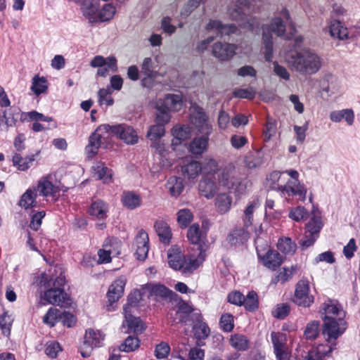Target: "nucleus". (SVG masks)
<instances>
[{"label":"nucleus","mask_w":360,"mask_h":360,"mask_svg":"<svg viewBox=\"0 0 360 360\" xmlns=\"http://www.w3.org/2000/svg\"><path fill=\"white\" fill-rule=\"evenodd\" d=\"M290 20L288 11L283 8L278 16L274 17L270 24H264L262 26V41L264 49V58L267 62H271L273 59L274 41L272 33L278 37H283L289 39L290 37L285 34L286 24Z\"/></svg>","instance_id":"1"},{"label":"nucleus","mask_w":360,"mask_h":360,"mask_svg":"<svg viewBox=\"0 0 360 360\" xmlns=\"http://www.w3.org/2000/svg\"><path fill=\"white\" fill-rule=\"evenodd\" d=\"M290 68L302 75H311L319 71L322 58L309 48L297 49L290 51L287 58Z\"/></svg>","instance_id":"2"},{"label":"nucleus","mask_w":360,"mask_h":360,"mask_svg":"<svg viewBox=\"0 0 360 360\" xmlns=\"http://www.w3.org/2000/svg\"><path fill=\"white\" fill-rule=\"evenodd\" d=\"M50 275L45 274L47 279V290L44 293V299L51 304L64 307L70 304L68 295L63 289L65 283V276L60 268L55 266L49 270Z\"/></svg>","instance_id":"3"},{"label":"nucleus","mask_w":360,"mask_h":360,"mask_svg":"<svg viewBox=\"0 0 360 360\" xmlns=\"http://www.w3.org/2000/svg\"><path fill=\"white\" fill-rule=\"evenodd\" d=\"M205 251L200 250L198 256L193 254L186 257L179 248H171L167 252L168 264L174 270L181 271L184 274H191L204 262Z\"/></svg>","instance_id":"4"},{"label":"nucleus","mask_w":360,"mask_h":360,"mask_svg":"<svg viewBox=\"0 0 360 360\" xmlns=\"http://www.w3.org/2000/svg\"><path fill=\"white\" fill-rule=\"evenodd\" d=\"M253 11L252 0H236V4L229 8L228 13L240 26L254 30L259 27V22L257 18L250 15Z\"/></svg>","instance_id":"5"},{"label":"nucleus","mask_w":360,"mask_h":360,"mask_svg":"<svg viewBox=\"0 0 360 360\" xmlns=\"http://www.w3.org/2000/svg\"><path fill=\"white\" fill-rule=\"evenodd\" d=\"M274 188H276L281 196L285 198L289 202L294 197L302 201L306 198L307 188L299 180H287L283 182L281 186H276Z\"/></svg>","instance_id":"6"},{"label":"nucleus","mask_w":360,"mask_h":360,"mask_svg":"<svg viewBox=\"0 0 360 360\" xmlns=\"http://www.w3.org/2000/svg\"><path fill=\"white\" fill-rule=\"evenodd\" d=\"M219 184L229 190L230 193H233L238 197L244 195L247 191V181H242L238 177L231 176L228 171L223 170L218 174Z\"/></svg>","instance_id":"7"},{"label":"nucleus","mask_w":360,"mask_h":360,"mask_svg":"<svg viewBox=\"0 0 360 360\" xmlns=\"http://www.w3.org/2000/svg\"><path fill=\"white\" fill-rule=\"evenodd\" d=\"M347 327L345 319H328L323 320V335L327 336V341L330 342L333 340L334 342L331 344L334 348L336 345L335 340L342 335Z\"/></svg>","instance_id":"8"},{"label":"nucleus","mask_w":360,"mask_h":360,"mask_svg":"<svg viewBox=\"0 0 360 360\" xmlns=\"http://www.w3.org/2000/svg\"><path fill=\"white\" fill-rule=\"evenodd\" d=\"M110 124H101L97 127L96 131L89 136V144L86 146V153L89 158L95 155L102 141H105L110 137Z\"/></svg>","instance_id":"9"},{"label":"nucleus","mask_w":360,"mask_h":360,"mask_svg":"<svg viewBox=\"0 0 360 360\" xmlns=\"http://www.w3.org/2000/svg\"><path fill=\"white\" fill-rule=\"evenodd\" d=\"M191 117V122L200 134L210 135L212 133V126L203 108L195 105Z\"/></svg>","instance_id":"10"},{"label":"nucleus","mask_w":360,"mask_h":360,"mask_svg":"<svg viewBox=\"0 0 360 360\" xmlns=\"http://www.w3.org/2000/svg\"><path fill=\"white\" fill-rule=\"evenodd\" d=\"M110 136H116L127 144L134 145L138 142L139 137L133 127L125 124L110 125Z\"/></svg>","instance_id":"11"},{"label":"nucleus","mask_w":360,"mask_h":360,"mask_svg":"<svg viewBox=\"0 0 360 360\" xmlns=\"http://www.w3.org/2000/svg\"><path fill=\"white\" fill-rule=\"evenodd\" d=\"M134 255L137 259L144 261L148 257L149 251V238L148 233L141 229L135 236L133 243Z\"/></svg>","instance_id":"12"},{"label":"nucleus","mask_w":360,"mask_h":360,"mask_svg":"<svg viewBox=\"0 0 360 360\" xmlns=\"http://www.w3.org/2000/svg\"><path fill=\"white\" fill-rule=\"evenodd\" d=\"M103 340L98 331L89 329L86 331L83 345L80 347V354L84 358L90 356L94 347H99Z\"/></svg>","instance_id":"13"},{"label":"nucleus","mask_w":360,"mask_h":360,"mask_svg":"<svg viewBox=\"0 0 360 360\" xmlns=\"http://www.w3.org/2000/svg\"><path fill=\"white\" fill-rule=\"evenodd\" d=\"M309 287L307 281L301 280L297 285L293 301L299 306L309 307L314 302V297L309 295Z\"/></svg>","instance_id":"14"},{"label":"nucleus","mask_w":360,"mask_h":360,"mask_svg":"<svg viewBox=\"0 0 360 360\" xmlns=\"http://www.w3.org/2000/svg\"><path fill=\"white\" fill-rule=\"evenodd\" d=\"M34 187L40 195L46 198H55L59 195L60 191L59 186L53 183V176L51 174L42 177L39 181L37 186Z\"/></svg>","instance_id":"15"},{"label":"nucleus","mask_w":360,"mask_h":360,"mask_svg":"<svg viewBox=\"0 0 360 360\" xmlns=\"http://www.w3.org/2000/svg\"><path fill=\"white\" fill-rule=\"evenodd\" d=\"M22 112L17 108H10L9 110H0V131H7L9 127H14L20 120Z\"/></svg>","instance_id":"16"},{"label":"nucleus","mask_w":360,"mask_h":360,"mask_svg":"<svg viewBox=\"0 0 360 360\" xmlns=\"http://www.w3.org/2000/svg\"><path fill=\"white\" fill-rule=\"evenodd\" d=\"M205 30L208 32L214 30L217 36L224 37L230 36L232 34L238 32V27L233 24H223L218 20H210L205 26Z\"/></svg>","instance_id":"17"},{"label":"nucleus","mask_w":360,"mask_h":360,"mask_svg":"<svg viewBox=\"0 0 360 360\" xmlns=\"http://www.w3.org/2000/svg\"><path fill=\"white\" fill-rule=\"evenodd\" d=\"M236 49L237 46L233 44L216 42L212 46V54L217 59L225 61L236 54Z\"/></svg>","instance_id":"18"},{"label":"nucleus","mask_w":360,"mask_h":360,"mask_svg":"<svg viewBox=\"0 0 360 360\" xmlns=\"http://www.w3.org/2000/svg\"><path fill=\"white\" fill-rule=\"evenodd\" d=\"M323 310L324 311L323 320L328 319H345V311L335 300H328L323 303Z\"/></svg>","instance_id":"19"},{"label":"nucleus","mask_w":360,"mask_h":360,"mask_svg":"<svg viewBox=\"0 0 360 360\" xmlns=\"http://www.w3.org/2000/svg\"><path fill=\"white\" fill-rule=\"evenodd\" d=\"M257 255L263 265L271 270H276L283 262L282 256L276 250H269L263 256L257 250Z\"/></svg>","instance_id":"20"},{"label":"nucleus","mask_w":360,"mask_h":360,"mask_svg":"<svg viewBox=\"0 0 360 360\" xmlns=\"http://www.w3.org/2000/svg\"><path fill=\"white\" fill-rule=\"evenodd\" d=\"M125 285L124 278H119L114 281L109 286L107 297L110 305L117 302L122 297Z\"/></svg>","instance_id":"21"},{"label":"nucleus","mask_w":360,"mask_h":360,"mask_svg":"<svg viewBox=\"0 0 360 360\" xmlns=\"http://www.w3.org/2000/svg\"><path fill=\"white\" fill-rule=\"evenodd\" d=\"M101 8V0H82L81 11L90 22H96L97 13Z\"/></svg>","instance_id":"22"},{"label":"nucleus","mask_w":360,"mask_h":360,"mask_svg":"<svg viewBox=\"0 0 360 360\" xmlns=\"http://www.w3.org/2000/svg\"><path fill=\"white\" fill-rule=\"evenodd\" d=\"M259 206V201L258 199H255L249 202L246 207L244 209L243 214L241 216L243 226L251 231H252L255 220V212Z\"/></svg>","instance_id":"23"},{"label":"nucleus","mask_w":360,"mask_h":360,"mask_svg":"<svg viewBox=\"0 0 360 360\" xmlns=\"http://www.w3.org/2000/svg\"><path fill=\"white\" fill-rule=\"evenodd\" d=\"M194 313V310L191 305L184 301H181L178 304L174 321L177 320V323L188 324L190 321L193 322V319H195V316H193Z\"/></svg>","instance_id":"24"},{"label":"nucleus","mask_w":360,"mask_h":360,"mask_svg":"<svg viewBox=\"0 0 360 360\" xmlns=\"http://www.w3.org/2000/svg\"><path fill=\"white\" fill-rule=\"evenodd\" d=\"M250 229L243 227L233 229L227 236L229 243L232 245L243 244L249 238Z\"/></svg>","instance_id":"25"},{"label":"nucleus","mask_w":360,"mask_h":360,"mask_svg":"<svg viewBox=\"0 0 360 360\" xmlns=\"http://www.w3.org/2000/svg\"><path fill=\"white\" fill-rule=\"evenodd\" d=\"M146 289L148 292L149 297H153L156 301L160 299H167L171 296L172 291L164 285L160 283H149L146 286Z\"/></svg>","instance_id":"26"},{"label":"nucleus","mask_w":360,"mask_h":360,"mask_svg":"<svg viewBox=\"0 0 360 360\" xmlns=\"http://www.w3.org/2000/svg\"><path fill=\"white\" fill-rule=\"evenodd\" d=\"M193 316H195V319H193V322H196L193 327L195 338L198 340L206 339L210 332L207 323L202 321V316L200 313H194Z\"/></svg>","instance_id":"27"},{"label":"nucleus","mask_w":360,"mask_h":360,"mask_svg":"<svg viewBox=\"0 0 360 360\" xmlns=\"http://www.w3.org/2000/svg\"><path fill=\"white\" fill-rule=\"evenodd\" d=\"M157 102L169 111H179L183 105L182 96L181 94H169L165 95L163 99H159Z\"/></svg>","instance_id":"28"},{"label":"nucleus","mask_w":360,"mask_h":360,"mask_svg":"<svg viewBox=\"0 0 360 360\" xmlns=\"http://www.w3.org/2000/svg\"><path fill=\"white\" fill-rule=\"evenodd\" d=\"M200 193L207 198H212L217 191V185L211 175L204 176L198 185Z\"/></svg>","instance_id":"29"},{"label":"nucleus","mask_w":360,"mask_h":360,"mask_svg":"<svg viewBox=\"0 0 360 360\" xmlns=\"http://www.w3.org/2000/svg\"><path fill=\"white\" fill-rule=\"evenodd\" d=\"M37 196V191L36 188L34 186L30 188L21 195L18 205L25 210L37 207L38 206V202L36 200Z\"/></svg>","instance_id":"30"},{"label":"nucleus","mask_w":360,"mask_h":360,"mask_svg":"<svg viewBox=\"0 0 360 360\" xmlns=\"http://www.w3.org/2000/svg\"><path fill=\"white\" fill-rule=\"evenodd\" d=\"M209 136L210 135L201 134L195 137L190 143L191 153L195 155H202L208 147Z\"/></svg>","instance_id":"31"},{"label":"nucleus","mask_w":360,"mask_h":360,"mask_svg":"<svg viewBox=\"0 0 360 360\" xmlns=\"http://www.w3.org/2000/svg\"><path fill=\"white\" fill-rule=\"evenodd\" d=\"M329 32L332 37L340 40H345L349 38L348 29L338 20H331L329 25Z\"/></svg>","instance_id":"32"},{"label":"nucleus","mask_w":360,"mask_h":360,"mask_svg":"<svg viewBox=\"0 0 360 360\" xmlns=\"http://www.w3.org/2000/svg\"><path fill=\"white\" fill-rule=\"evenodd\" d=\"M124 312L129 329L135 333H141L145 330V327L140 318L133 316L130 314L129 307H124Z\"/></svg>","instance_id":"33"},{"label":"nucleus","mask_w":360,"mask_h":360,"mask_svg":"<svg viewBox=\"0 0 360 360\" xmlns=\"http://www.w3.org/2000/svg\"><path fill=\"white\" fill-rule=\"evenodd\" d=\"M121 200L123 205L129 210H135L142 204L140 195L134 191H124Z\"/></svg>","instance_id":"34"},{"label":"nucleus","mask_w":360,"mask_h":360,"mask_svg":"<svg viewBox=\"0 0 360 360\" xmlns=\"http://www.w3.org/2000/svg\"><path fill=\"white\" fill-rule=\"evenodd\" d=\"M108 205L102 200L93 201L89 209V213L98 219H104L107 217Z\"/></svg>","instance_id":"35"},{"label":"nucleus","mask_w":360,"mask_h":360,"mask_svg":"<svg viewBox=\"0 0 360 360\" xmlns=\"http://www.w3.org/2000/svg\"><path fill=\"white\" fill-rule=\"evenodd\" d=\"M330 119L334 122H339L345 120L349 125H352L354 120V113L350 108L334 110L330 112Z\"/></svg>","instance_id":"36"},{"label":"nucleus","mask_w":360,"mask_h":360,"mask_svg":"<svg viewBox=\"0 0 360 360\" xmlns=\"http://www.w3.org/2000/svg\"><path fill=\"white\" fill-rule=\"evenodd\" d=\"M154 228L160 240L163 243L168 244L172 238V233L169 225L165 221H157L155 222Z\"/></svg>","instance_id":"37"},{"label":"nucleus","mask_w":360,"mask_h":360,"mask_svg":"<svg viewBox=\"0 0 360 360\" xmlns=\"http://www.w3.org/2000/svg\"><path fill=\"white\" fill-rule=\"evenodd\" d=\"M34 155H27L25 158L21 157L18 153H15L12 158L13 166L16 167L20 171L27 170L34 162Z\"/></svg>","instance_id":"38"},{"label":"nucleus","mask_w":360,"mask_h":360,"mask_svg":"<svg viewBox=\"0 0 360 360\" xmlns=\"http://www.w3.org/2000/svg\"><path fill=\"white\" fill-rule=\"evenodd\" d=\"M90 65L93 68H99L107 65L112 71L115 72L117 70V60L115 57L105 58L102 56H96L92 59Z\"/></svg>","instance_id":"39"},{"label":"nucleus","mask_w":360,"mask_h":360,"mask_svg":"<svg viewBox=\"0 0 360 360\" xmlns=\"http://www.w3.org/2000/svg\"><path fill=\"white\" fill-rule=\"evenodd\" d=\"M187 238L192 244L197 245L198 253L200 250L204 251L200 244L202 233L198 224H193L188 228Z\"/></svg>","instance_id":"40"},{"label":"nucleus","mask_w":360,"mask_h":360,"mask_svg":"<svg viewBox=\"0 0 360 360\" xmlns=\"http://www.w3.org/2000/svg\"><path fill=\"white\" fill-rule=\"evenodd\" d=\"M165 129L163 124L157 123L156 124L150 127L148 131L147 136L150 141H153V143L151 144L152 147H155L158 149V146H159V143L158 141H159L160 138L165 134Z\"/></svg>","instance_id":"41"},{"label":"nucleus","mask_w":360,"mask_h":360,"mask_svg":"<svg viewBox=\"0 0 360 360\" xmlns=\"http://www.w3.org/2000/svg\"><path fill=\"white\" fill-rule=\"evenodd\" d=\"M183 179L180 177L171 176L167 183V188L172 196H179L184 190Z\"/></svg>","instance_id":"42"},{"label":"nucleus","mask_w":360,"mask_h":360,"mask_svg":"<svg viewBox=\"0 0 360 360\" xmlns=\"http://www.w3.org/2000/svg\"><path fill=\"white\" fill-rule=\"evenodd\" d=\"M115 8L110 4H103L98 12L96 22H105L111 20L115 14Z\"/></svg>","instance_id":"43"},{"label":"nucleus","mask_w":360,"mask_h":360,"mask_svg":"<svg viewBox=\"0 0 360 360\" xmlns=\"http://www.w3.org/2000/svg\"><path fill=\"white\" fill-rule=\"evenodd\" d=\"M200 163L198 161H191L181 167V172L184 176L188 179H195L201 172Z\"/></svg>","instance_id":"44"},{"label":"nucleus","mask_w":360,"mask_h":360,"mask_svg":"<svg viewBox=\"0 0 360 360\" xmlns=\"http://www.w3.org/2000/svg\"><path fill=\"white\" fill-rule=\"evenodd\" d=\"M324 346L320 345L316 349L309 350L304 356L303 360H321L323 356H328L334 349L333 346H329L328 349H322Z\"/></svg>","instance_id":"45"},{"label":"nucleus","mask_w":360,"mask_h":360,"mask_svg":"<svg viewBox=\"0 0 360 360\" xmlns=\"http://www.w3.org/2000/svg\"><path fill=\"white\" fill-rule=\"evenodd\" d=\"M232 199L226 193H221L216 198V207L220 214L226 213L231 208Z\"/></svg>","instance_id":"46"},{"label":"nucleus","mask_w":360,"mask_h":360,"mask_svg":"<svg viewBox=\"0 0 360 360\" xmlns=\"http://www.w3.org/2000/svg\"><path fill=\"white\" fill-rule=\"evenodd\" d=\"M230 345L236 350L245 351L248 348L249 341L247 338L242 334H233L231 336Z\"/></svg>","instance_id":"47"},{"label":"nucleus","mask_w":360,"mask_h":360,"mask_svg":"<svg viewBox=\"0 0 360 360\" xmlns=\"http://www.w3.org/2000/svg\"><path fill=\"white\" fill-rule=\"evenodd\" d=\"M322 226L323 224L321 217L314 215L306 224V233L319 237Z\"/></svg>","instance_id":"48"},{"label":"nucleus","mask_w":360,"mask_h":360,"mask_svg":"<svg viewBox=\"0 0 360 360\" xmlns=\"http://www.w3.org/2000/svg\"><path fill=\"white\" fill-rule=\"evenodd\" d=\"M243 305L245 309L249 311H255L259 307V301L257 294L255 291H250L247 296H244Z\"/></svg>","instance_id":"49"},{"label":"nucleus","mask_w":360,"mask_h":360,"mask_svg":"<svg viewBox=\"0 0 360 360\" xmlns=\"http://www.w3.org/2000/svg\"><path fill=\"white\" fill-rule=\"evenodd\" d=\"M204 356L203 349L193 347L189 349L188 355L183 352H180L178 357L181 360H203Z\"/></svg>","instance_id":"50"},{"label":"nucleus","mask_w":360,"mask_h":360,"mask_svg":"<svg viewBox=\"0 0 360 360\" xmlns=\"http://www.w3.org/2000/svg\"><path fill=\"white\" fill-rule=\"evenodd\" d=\"M277 248L285 255L293 254L296 250V244L290 238H281L278 240Z\"/></svg>","instance_id":"51"},{"label":"nucleus","mask_w":360,"mask_h":360,"mask_svg":"<svg viewBox=\"0 0 360 360\" xmlns=\"http://www.w3.org/2000/svg\"><path fill=\"white\" fill-rule=\"evenodd\" d=\"M95 174L97 178L104 184H108L112 181V170L105 167L103 164L97 165Z\"/></svg>","instance_id":"52"},{"label":"nucleus","mask_w":360,"mask_h":360,"mask_svg":"<svg viewBox=\"0 0 360 360\" xmlns=\"http://www.w3.org/2000/svg\"><path fill=\"white\" fill-rule=\"evenodd\" d=\"M320 332V323L318 321H312L309 322L304 330V337L307 340H315Z\"/></svg>","instance_id":"53"},{"label":"nucleus","mask_w":360,"mask_h":360,"mask_svg":"<svg viewBox=\"0 0 360 360\" xmlns=\"http://www.w3.org/2000/svg\"><path fill=\"white\" fill-rule=\"evenodd\" d=\"M156 109L157 113L155 122L158 124H163V126H165V124L167 123L170 120V111L166 108L163 107L158 102H156Z\"/></svg>","instance_id":"54"},{"label":"nucleus","mask_w":360,"mask_h":360,"mask_svg":"<svg viewBox=\"0 0 360 360\" xmlns=\"http://www.w3.org/2000/svg\"><path fill=\"white\" fill-rule=\"evenodd\" d=\"M139 347V340L134 336L129 335L120 346V350L124 352L134 351Z\"/></svg>","instance_id":"55"},{"label":"nucleus","mask_w":360,"mask_h":360,"mask_svg":"<svg viewBox=\"0 0 360 360\" xmlns=\"http://www.w3.org/2000/svg\"><path fill=\"white\" fill-rule=\"evenodd\" d=\"M13 321V319L7 311L0 316V328L4 335H10Z\"/></svg>","instance_id":"56"},{"label":"nucleus","mask_w":360,"mask_h":360,"mask_svg":"<svg viewBox=\"0 0 360 360\" xmlns=\"http://www.w3.org/2000/svg\"><path fill=\"white\" fill-rule=\"evenodd\" d=\"M29 119L32 121H43V122H53V119L51 117L45 116L43 114L38 112L35 110L30 111L28 112H22L20 120L24 121Z\"/></svg>","instance_id":"57"},{"label":"nucleus","mask_w":360,"mask_h":360,"mask_svg":"<svg viewBox=\"0 0 360 360\" xmlns=\"http://www.w3.org/2000/svg\"><path fill=\"white\" fill-rule=\"evenodd\" d=\"M120 253L119 251L115 252L110 248L108 247V241H106V243L104 245V248L101 249L98 252V263H108L111 261V255H118Z\"/></svg>","instance_id":"58"},{"label":"nucleus","mask_w":360,"mask_h":360,"mask_svg":"<svg viewBox=\"0 0 360 360\" xmlns=\"http://www.w3.org/2000/svg\"><path fill=\"white\" fill-rule=\"evenodd\" d=\"M46 83V80L44 77L35 76L32 79L31 89L36 95H39L47 90Z\"/></svg>","instance_id":"59"},{"label":"nucleus","mask_w":360,"mask_h":360,"mask_svg":"<svg viewBox=\"0 0 360 360\" xmlns=\"http://www.w3.org/2000/svg\"><path fill=\"white\" fill-rule=\"evenodd\" d=\"M60 310L51 307L43 318V322L51 327L55 326L57 321H59Z\"/></svg>","instance_id":"60"},{"label":"nucleus","mask_w":360,"mask_h":360,"mask_svg":"<svg viewBox=\"0 0 360 360\" xmlns=\"http://www.w3.org/2000/svg\"><path fill=\"white\" fill-rule=\"evenodd\" d=\"M219 326L225 332H231L234 328L233 316L229 313L224 314L219 320Z\"/></svg>","instance_id":"61"},{"label":"nucleus","mask_w":360,"mask_h":360,"mask_svg":"<svg viewBox=\"0 0 360 360\" xmlns=\"http://www.w3.org/2000/svg\"><path fill=\"white\" fill-rule=\"evenodd\" d=\"M192 219L193 214L188 209H181L177 212V221L181 227L186 228Z\"/></svg>","instance_id":"62"},{"label":"nucleus","mask_w":360,"mask_h":360,"mask_svg":"<svg viewBox=\"0 0 360 360\" xmlns=\"http://www.w3.org/2000/svg\"><path fill=\"white\" fill-rule=\"evenodd\" d=\"M289 217L295 221H301L307 219L308 212L307 210L302 206L292 208L288 214Z\"/></svg>","instance_id":"63"},{"label":"nucleus","mask_w":360,"mask_h":360,"mask_svg":"<svg viewBox=\"0 0 360 360\" xmlns=\"http://www.w3.org/2000/svg\"><path fill=\"white\" fill-rule=\"evenodd\" d=\"M172 133L175 139L179 141L186 140L189 136L190 129L186 126H176L172 129Z\"/></svg>","instance_id":"64"}]
</instances>
